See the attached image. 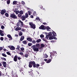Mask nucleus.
Returning <instances> with one entry per match:
<instances>
[{"label":"nucleus","instance_id":"59","mask_svg":"<svg viewBox=\"0 0 77 77\" xmlns=\"http://www.w3.org/2000/svg\"><path fill=\"white\" fill-rule=\"evenodd\" d=\"M45 63V62H43L42 63H41L42 65H43Z\"/></svg>","mask_w":77,"mask_h":77},{"label":"nucleus","instance_id":"4","mask_svg":"<svg viewBox=\"0 0 77 77\" xmlns=\"http://www.w3.org/2000/svg\"><path fill=\"white\" fill-rule=\"evenodd\" d=\"M10 17L14 19H17V18L16 15L14 13H12L10 14Z\"/></svg>","mask_w":77,"mask_h":77},{"label":"nucleus","instance_id":"2","mask_svg":"<svg viewBox=\"0 0 77 77\" xmlns=\"http://www.w3.org/2000/svg\"><path fill=\"white\" fill-rule=\"evenodd\" d=\"M29 24L30 26H31V27L32 29H35L36 28L35 25V24H33L32 22H29Z\"/></svg>","mask_w":77,"mask_h":77},{"label":"nucleus","instance_id":"26","mask_svg":"<svg viewBox=\"0 0 77 77\" xmlns=\"http://www.w3.org/2000/svg\"><path fill=\"white\" fill-rule=\"evenodd\" d=\"M22 42L23 44H24V45H26L27 44L26 41H23Z\"/></svg>","mask_w":77,"mask_h":77},{"label":"nucleus","instance_id":"25","mask_svg":"<svg viewBox=\"0 0 77 77\" xmlns=\"http://www.w3.org/2000/svg\"><path fill=\"white\" fill-rule=\"evenodd\" d=\"M52 34L54 36H57V34L55 32H54V31H53V32H52Z\"/></svg>","mask_w":77,"mask_h":77},{"label":"nucleus","instance_id":"3","mask_svg":"<svg viewBox=\"0 0 77 77\" xmlns=\"http://www.w3.org/2000/svg\"><path fill=\"white\" fill-rule=\"evenodd\" d=\"M31 48H33V50L35 51H36V52H37L39 51V49H38V48L36 47V46H35V45H33L32 46Z\"/></svg>","mask_w":77,"mask_h":77},{"label":"nucleus","instance_id":"20","mask_svg":"<svg viewBox=\"0 0 77 77\" xmlns=\"http://www.w3.org/2000/svg\"><path fill=\"white\" fill-rule=\"evenodd\" d=\"M46 29L48 31H50L51 30H50V29H51V28L48 26H47L46 28Z\"/></svg>","mask_w":77,"mask_h":77},{"label":"nucleus","instance_id":"17","mask_svg":"<svg viewBox=\"0 0 77 77\" xmlns=\"http://www.w3.org/2000/svg\"><path fill=\"white\" fill-rule=\"evenodd\" d=\"M45 47V45L44 44H41L40 45V50L42 49V48H44V47Z\"/></svg>","mask_w":77,"mask_h":77},{"label":"nucleus","instance_id":"63","mask_svg":"<svg viewBox=\"0 0 77 77\" xmlns=\"http://www.w3.org/2000/svg\"><path fill=\"white\" fill-rule=\"evenodd\" d=\"M15 36L18 37V35H17V34H15Z\"/></svg>","mask_w":77,"mask_h":77},{"label":"nucleus","instance_id":"21","mask_svg":"<svg viewBox=\"0 0 77 77\" xmlns=\"http://www.w3.org/2000/svg\"><path fill=\"white\" fill-rule=\"evenodd\" d=\"M26 18L25 16H22L21 19L23 21L26 20Z\"/></svg>","mask_w":77,"mask_h":77},{"label":"nucleus","instance_id":"40","mask_svg":"<svg viewBox=\"0 0 77 77\" xmlns=\"http://www.w3.org/2000/svg\"><path fill=\"white\" fill-rule=\"evenodd\" d=\"M10 2V0H7V3L8 4H9Z\"/></svg>","mask_w":77,"mask_h":77},{"label":"nucleus","instance_id":"29","mask_svg":"<svg viewBox=\"0 0 77 77\" xmlns=\"http://www.w3.org/2000/svg\"><path fill=\"white\" fill-rule=\"evenodd\" d=\"M41 41V39H39L38 40H37L36 42H37V43H39V42H40Z\"/></svg>","mask_w":77,"mask_h":77},{"label":"nucleus","instance_id":"9","mask_svg":"<svg viewBox=\"0 0 77 77\" xmlns=\"http://www.w3.org/2000/svg\"><path fill=\"white\" fill-rule=\"evenodd\" d=\"M14 73L13 71L11 72V74L12 75V77H18V75L16 74L13 73Z\"/></svg>","mask_w":77,"mask_h":77},{"label":"nucleus","instance_id":"35","mask_svg":"<svg viewBox=\"0 0 77 77\" xmlns=\"http://www.w3.org/2000/svg\"><path fill=\"white\" fill-rule=\"evenodd\" d=\"M19 36H21L23 35V33L22 31H20L19 34Z\"/></svg>","mask_w":77,"mask_h":77},{"label":"nucleus","instance_id":"62","mask_svg":"<svg viewBox=\"0 0 77 77\" xmlns=\"http://www.w3.org/2000/svg\"><path fill=\"white\" fill-rule=\"evenodd\" d=\"M44 61H47V59H44Z\"/></svg>","mask_w":77,"mask_h":77},{"label":"nucleus","instance_id":"34","mask_svg":"<svg viewBox=\"0 0 77 77\" xmlns=\"http://www.w3.org/2000/svg\"><path fill=\"white\" fill-rule=\"evenodd\" d=\"M5 17H8V16H9V14L8 13H5Z\"/></svg>","mask_w":77,"mask_h":77},{"label":"nucleus","instance_id":"41","mask_svg":"<svg viewBox=\"0 0 77 77\" xmlns=\"http://www.w3.org/2000/svg\"><path fill=\"white\" fill-rule=\"evenodd\" d=\"M28 13L29 14V15H31V11H28Z\"/></svg>","mask_w":77,"mask_h":77},{"label":"nucleus","instance_id":"44","mask_svg":"<svg viewBox=\"0 0 77 77\" xmlns=\"http://www.w3.org/2000/svg\"><path fill=\"white\" fill-rule=\"evenodd\" d=\"M24 48L23 47H22L20 48V50L21 51H24Z\"/></svg>","mask_w":77,"mask_h":77},{"label":"nucleus","instance_id":"30","mask_svg":"<svg viewBox=\"0 0 77 77\" xmlns=\"http://www.w3.org/2000/svg\"><path fill=\"white\" fill-rule=\"evenodd\" d=\"M22 15L20 14V13L18 15V17H19V18H21V17H22Z\"/></svg>","mask_w":77,"mask_h":77},{"label":"nucleus","instance_id":"45","mask_svg":"<svg viewBox=\"0 0 77 77\" xmlns=\"http://www.w3.org/2000/svg\"><path fill=\"white\" fill-rule=\"evenodd\" d=\"M40 37L41 38H44V36L43 34H41L40 35Z\"/></svg>","mask_w":77,"mask_h":77},{"label":"nucleus","instance_id":"58","mask_svg":"<svg viewBox=\"0 0 77 77\" xmlns=\"http://www.w3.org/2000/svg\"><path fill=\"white\" fill-rule=\"evenodd\" d=\"M30 17L32 18H33L34 17L33 15L30 16Z\"/></svg>","mask_w":77,"mask_h":77},{"label":"nucleus","instance_id":"27","mask_svg":"<svg viewBox=\"0 0 77 77\" xmlns=\"http://www.w3.org/2000/svg\"><path fill=\"white\" fill-rule=\"evenodd\" d=\"M53 37H54L53 35H52V36H50L49 37V39H50V40H51V39H53Z\"/></svg>","mask_w":77,"mask_h":77},{"label":"nucleus","instance_id":"10","mask_svg":"<svg viewBox=\"0 0 77 77\" xmlns=\"http://www.w3.org/2000/svg\"><path fill=\"white\" fill-rule=\"evenodd\" d=\"M18 56L15 55L14 57V60L15 62H17V61Z\"/></svg>","mask_w":77,"mask_h":77},{"label":"nucleus","instance_id":"16","mask_svg":"<svg viewBox=\"0 0 77 77\" xmlns=\"http://www.w3.org/2000/svg\"><path fill=\"white\" fill-rule=\"evenodd\" d=\"M20 27H23L24 26V24L23 23V22H22L20 20Z\"/></svg>","mask_w":77,"mask_h":77},{"label":"nucleus","instance_id":"50","mask_svg":"<svg viewBox=\"0 0 77 77\" xmlns=\"http://www.w3.org/2000/svg\"><path fill=\"white\" fill-rule=\"evenodd\" d=\"M28 54H25V57L26 58H27V57H28Z\"/></svg>","mask_w":77,"mask_h":77},{"label":"nucleus","instance_id":"61","mask_svg":"<svg viewBox=\"0 0 77 77\" xmlns=\"http://www.w3.org/2000/svg\"><path fill=\"white\" fill-rule=\"evenodd\" d=\"M18 30H21V28L20 27L18 28Z\"/></svg>","mask_w":77,"mask_h":77},{"label":"nucleus","instance_id":"42","mask_svg":"<svg viewBox=\"0 0 77 77\" xmlns=\"http://www.w3.org/2000/svg\"><path fill=\"white\" fill-rule=\"evenodd\" d=\"M48 57V56L47 54H45L44 56V58H47Z\"/></svg>","mask_w":77,"mask_h":77},{"label":"nucleus","instance_id":"48","mask_svg":"<svg viewBox=\"0 0 77 77\" xmlns=\"http://www.w3.org/2000/svg\"><path fill=\"white\" fill-rule=\"evenodd\" d=\"M43 40L44 41H45L46 42H47V41H46V39H45V38H43Z\"/></svg>","mask_w":77,"mask_h":77},{"label":"nucleus","instance_id":"53","mask_svg":"<svg viewBox=\"0 0 77 77\" xmlns=\"http://www.w3.org/2000/svg\"><path fill=\"white\" fill-rule=\"evenodd\" d=\"M3 47H0V51H2V50H3Z\"/></svg>","mask_w":77,"mask_h":77},{"label":"nucleus","instance_id":"8","mask_svg":"<svg viewBox=\"0 0 77 77\" xmlns=\"http://www.w3.org/2000/svg\"><path fill=\"white\" fill-rule=\"evenodd\" d=\"M8 48H10V50L12 51L15 50V48L13 46H8Z\"/></svg>","mask_w":77,"mask_h":77},{"label":"nucleus","instance_id":"36","mask_svg":"<svg viewBox=\"0 0 77 77\" xmlns=\"http://www.w3.org/2000/svg\"><path fill=\"white\" fill-rule=\"evenodd\" d=\"M2 55L3 57H7V55L6 54H5V53H2Z\"/></svg>","mask_w":77,"mask_h":77},{"label":"nucleus","instance_id":"19","mask_svg":"<svg viewBox=\"0 0 77 77\" xmlns=\"http://www.w3.org/2000/svg\"><path fill=\"white\" fill-rule=\"evenodd\" d=\"M3 66L4 67L6 68V66H7L6 62H3Z\"/></svg>","mask_w":77,"mask_h":77},{"label":"nucleus","instance_id":"15","mask_svg":"<svg viewBox=\"0 0 77 77\" xmlns=\"http://www.w3.org/2000/svg\"><path fill=\"white\" fill-rule=\"evenodd\" d=\"M25 38L24 37V36H23V35H22L20 38V42H21V41H23V40H24V39Z\"/></svg>","mask_w":77,"mask_h":77},{"label":"nucleus","instance_id":"54","mask_svg":"<svg viewBox=\"0 0 77 77\" xmlns=\"http://www.w3.org/2000/svg\"><path fill=\"white\" fill-rule=\"evenodd\" d=\"M53 39H54L57 40V38H56V37H55H55L54 36Z\"/></svg>","mask_w":77,"mask_h":77},{"label":"nucleus","instance_id":"64","mask_svg":"<svg viewBox=\"0 0 77 77\" xmlns=\"http://www.w3.org/2000/svg\"><path fill=\"white\" fill-rule=\"evenodd\" d=\"M3 50H4V51H6V49L4 48V49Z\"/></svg>","mask_w":77,"mask_h":77},{"label":"nucleus","instance_id":"12","mask_svg":"<svg viewBox=\"0 0 77 77\" xmlns=\"http://www.w3.org/2000/svg\"><path fill=\"white\" fill-rule=\"evenodd\" d=\"M35 46L38 49L40 50V45L39 44H36V45H35Z\"/></svg>","mask_w":77,"mask_h":77},{"label":"nucleus","instance_id":"7","mask_svg":"<svg viewBox=\"0 0 77 77\" xmlns=\"http://www.w3.org/2000/svg\"><path fill=\"white\" fill-rule=\"evenodd\" d=\"M52 35V32H49L48 35H46V37L45 38V39H48L49 36H51Z\"/></svg>","mask_w":77,"mask_h":77},{"label":"nucleus","instance_id":"18","mask_svg":"<svg viewBox=\"0 0 77 77\" xmlns=\"http://www.w3.org/2000/svg\"><path fill=\"white\" fill-rule=\"evenodd\" d=\"M27 40L28 41H30V42H32V38H27Z\"/></svg>","mask_w":77,"mask_h":77},{"label":"nucleus","instance_id":"33","mask_svg":"<svg viewBox=\"0 0 77 77\" xmlns=\"http://www.w3.org/2000/svg\"><path fill=\"white\" fill-rule=\"evenodd\" d=\"M28 45H29V46H31V45H32V43H29L28 44Z\"/></svg>","mask_w":77,"mask_h":77},{"label":"nucleus","instance_id":"24","mask_svg":"<svg viewBox=\"0 0 77 77\" xmlns=\"http://www.w3.org/2000/svg\"><path fill=\"white\" fill-rule=\"evenodd\" d=\"M25 17L26 18H27L29 17V14L27 13L25 14Z\"/></svg>","mask_w":77,"mask_h":77},{"label":"nucleus","instance_id":"43","mask_svg":"<svg viewBox=\"0 0 77 77\" xmlns=\"http://www.w3.org/2000/svg\"><path fill=\"white\" fill-rule=\"evenodd\" d=\"M7 54L8 55H11V53H10L9 52H7Z\"/></svg>","mask_w":77,"mask_h":77},{"label":"nucleus","instance_id":"37","mask_svg":"<svg viewBox=\"0 0 77 77\" xmlns=\"http://www.w3.org/2000/svg\"><path fill=\"white\" fill-rule=\"evenodd\" d=\"M1 59L3 60L4 61H6V59L4 57H1Z\"/></svg>","mask_w":77,"mask_h":77},{"label":"nucleus","instance_id":"39","mask_svg":"<svg viewBox=\"0 0 77 77\" xmlns=\"http://www.w3.org/2000/svg\"><path fill=\"white\" fill-rule=\"evenodd\" d=\"M13 5H17V2L16 1H14L13 2Z\"/></svg>","mask_w":77,"mask_h":77},{"label":"nucleus","instance_id":"55","mask_svg":"<svg viewBox=\"0 0 77 77\" xmlns=\"http://www.w3.org/2000/svg\"><path fill=\"white\" fill-rule=\"evenodd\" d=\"M15 30L17 31H18L19 30V28H16Z\"/></svg>","mask_w":77,"mask_h":77},{"label":"nucleus","instance_id":"28","mask_svg":"<svg viewBox=\"0 0 77 77\" xmlns=\"http://www.w3.org/2000/svg\"><path fill=\"white\" fill-rule=\"evenodd\" d=\"M51 61L52 60L51 59H49V60L47 61V63H49L51 62Z\"/></svg>","mask_w":77,"mask_h":77},{"label":"nucleus","instance_id":"31","mask_svg":"<svg viewBox=\"0 0 77 77\" xmlns=\"http://www.w3.org/2000/svg\"><path fill=\"white\" fill-rule=\"evenodd\" d=\"M14 12L16 13V14H18V13H19V11H14Z\"/></svg>","mask_w":77,"mask_h":77},{"label":"nucleus","instance_id":"14","mask_svg":"<svg viewBox=\"0 0 77 77\" xmlns=\"http://www.w3.org/2000/svg\"><path fill=\"white\" fill-rule=\"evenodd\" d=\"M6 12V11H5V10H2L1 11V14H2V15H3L4 14V13H5Z\"/></svg>","mask_w":77,"mask_h":77},{"label":"nucleus","instance_id":"52","mask_svg":"<svg viewBox=\"0 0 77 77\" xmlns=\"http://www.w3.org/2000/svg\"><path fill=\"white\" fill-rule=\"evenodd\" d=\"M19 54H20V55H23V52H20V53Z\"/></svg>","mask_w":77,"mask_h":77},{"label":"nucleus","instance_id":"60","mask_svg":"<svg viewBox=\"0 0 77 77\" xmlns=\"http://www.w3.org/2000/svg\"><path fill=\"white\" fill-rule=\"evenodd\" d=\"M2 76V72L0 71V76Z\"/></svg>","mask_w":77,"mask_h":77},{"label":"nucleus","instance_id":"49","mask_svg":"<svg viewBox=\"0 0 77 77\" xmlns=\"http://www.w3.org/2000/svg\"><path fill=\"white\" fill-rule=\"evenodd\" d=\"M1 28L2 29H4L5 28L4 26H3V25H2V26H1Z\"/></svg>","mask_w":77,"mask_h":77},{"label":"nucleus","instance_id":"32","mask_svg":"<svg viewBox=\"0 0 77 77\" xmlns=\"http://www.w3.org/2000/svg\"><path fill=\"white\" fill-rule=\"evenodd\" d=\"M20 23V22H18L17 23V27H19Z\"/></svg>","mask_w":77,"mask_h":77},{"label":"nucleus","instance_id":"22","mask_svg":"<svg viewBox=\"0 0 77 77\" xmlns=\"http://www.w3.org/2000/svg\"><path fill=\"white\" fill-rule=\"evenodd\" d=\"M19 13H20V14H21V15H22V14H23L24 13V11L23 10H21L20 11Z\"/></svg>","mask_w":77,"mask_h":77},{"label":"nucleus","instance_id":"1","mask_svg":"<svg viewBox=\"0 0 77 77\" xmlns=\"http://www.w3.org/2000/svg\"><path fill=\"white\" fill-rule=\"evenodd\" d=\"M32 66L34 68H38V67L40 65L38 63H36V64L35 63L34 61H30L29 62V66L30 68H31L32 67Z\"/></svg>","mask_w":77,"mask_h":77},{"label":"nucleus","instance_id":"11","mask_svg":"<svg viewBox=\"0 0 77 77\" xmlns=\"http://www.w3.org/2000/svg\"><path fill=\"white\" fill-rule=\"evenodd\" d=\"M7 36L8 38H10L9 40H12V38L11 35H10V34H8V35H7Z\"/></svg>","mask_w":77,"mask_h":77},{"label":"nucleus","instance_id":"57","mask_svg":"<svg viewBox=\"0 0 77 77\" xmlns=\"http://www.w3.org/2000/svg\"><path fill=\"white\" fill-rule=\"evenodd\" d=\"M43 24L44 25H47V23H46V22H43Z\"/></svg>","mask_w":77,"mask_h":77},{"label":"nucleus","instance_id":"5","mask_svg":"<svg viewBox=\"0 0 77 77\" xmlns=\"http://www.w3.org/2000/svg\"><path fill=\"white\" fill-rule=\"evenodd\" d=\"M39 29L42 30H45L46 29V27L44 25H42L39 27Z\"/></svg>","mask_w":77,"mask_h":77},{"label":"nucleus","instance_id":"23","mask_svg":"<svg viewBox=\"0 0 77 77\" xmlns=\"http://www.w3.org/2000/svg\"><path fill=\"white\" fill-rule=\"evenodd\" d=\"M20 48V46L19 45H17V48H16V50H19L20 49L19 48Z\"/></svg>","mask_w":77,"mask_h":77},{"label":"nucleus","instance_id":"6","mask_svg":"<svg viewBox=\"0 0 77 77\" xmlns=\"http://www.w3.org/2000/svg\"><path fill=\"white\" fill-rule=\"evenodd\" d=\"M56 52H53L51 53V55H50V57H51V58L53 59V57L56 56Z\"/></svg>","mask_w":77,"mask_h":77},{"label":"nucleus","instance_id":"47","mask_svg":"<svg viewBox=\"0 0 77 77\" xmlns=\"http://www.w3.org/2000/svg\"><path fill=\"white\" fill-rule=\"evenodd\" d=\"M3 39H4V38L3 37H1L0 39L1 41H3Z\"/></svg>","mask_w":77,"mask_h":77},{"label":"nucleus","instance_id":"13","mask_svg":"<svg viewBox=\"0 0 77 77\" xmlns=\"http://www.w3.org/2000/svg\"><path fill=\"white\" fill-rule=\"evenodd\" d=\"M4 31L2 30H0V35L1 36H4V34L3 33Z\"/></svg>","mask_w":77,"mask_h":77},{"label":"nucleus","instance_id":"46","mask_svg":"<svg viewBox=\"0 0 77 77\" xmlns=\"http://www.w3.org/2000/svg\"><path fill=\"white\" fill-rule=\"evenodd\" d=\"M22 3L23 4V5H25V2H24L23 1H22Z\"/></svg>","mask_w":77,"mask_h":77},{"label":"nucleus","instance_id":"38","mask_svg":"<svg viewBox=\"0 0 77 77\" xmlns=\"http://www.w3.org/2000/svg\"><path fill=\"white\" fill-rule=\"evenodd\" d=\"M32 42L33 44H35L36 43V41L35 40H33V41H32Z\"/></svg>","mask_w":77,"mask_h":77},{"label":"nucleus","instance_id":"51","mask_svg":"<svg viewBox=\"0 0 77 77\" xmlns=\"http://www.w3.org/2000/svg\"><path fill=\"white\" fill-rule=\"evenodd\" d=\"M36 20H40V19L39 18H38V17H36Z\"/></svg>","mask_w":77,"mask_h":77},{"label":"nucleus","instance_id":"56","mask_svg":"<svg viewBox=\"0 0 77 77\" xmlns=\"http://www.w3.org/2000/svg\"><path fill=\"white\" fill-rule=\"evenodd\" d=\"M17 58L18 59V60H20V59H21V58H20V57H18Z\"/></svg>","mask_w":77,"mask_h":77}]
</instances>
